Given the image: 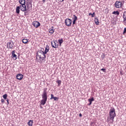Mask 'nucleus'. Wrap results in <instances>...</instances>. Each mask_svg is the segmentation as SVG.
Masks as SVG:
<instances>
[{
    "mask_svg": "<svg viewBox=\"0 0 126 126\" xmlns=\"http://www.w3.org/2000/svg\"><path fill=\"white\" fill-rule=\"evenodd\" d=\"M22 42L24 44H27V43H28V40H27V39H22Z\"/></svg>",
    "mask_w": 126,
    "mask_h": 126,
    "instance_id": "5701e85b",
    "label": "nucleus"
},
{
    "mask_svg": "<svg viewBox=\"0 0 126 126\" xmlns=\"http://www.w3.org/2000/svg\"><path fill=\"white\" fill-rule=\"evenodd\" d=\"M42 1L43 2H45V1H46V0H43Z\"/></svg>",
    "mask_w": 126,
    "mask_h": 126,
    "instance_id": "79ce46f5",
    "label": "nucleus"
},
{
    "mask_svg": "<svg viewBox=\"0 0 126 126\" xmlns=\"http://www.w3.org/2000/svg\"><path fill=\"white\" fill-rule=\"evenodd\" d=\"M58 43H59L60 46H62V44H63V39H59L58 40Z\"/></svg>",
    "mask_w": 126,
    "mask_h": 126,
    "instance_id": "aec40b11",
    "label": "nucleus"
},
{
    "mask_svg": "<svg viewBox=\"0 0 126 126\" xmlns=\"http://www.w3.org/2000/svg\"><path fill=\"white\" fill-rule=\"evenodd\" d=\"M28 125L29 126H33V120H30L29 122L28 123Z\"/></svg>",
    "mask_w": 126,
    "mask_h": 126,
    "instance_id": "412c9836",
    "label": "nucleus"
},
{
    "mask_svg": "<svg viewBox=\"0 0 126 126\" xmlns=\"http://www.w3.org/2000/svg\"><path fill=\"white\" fill-rule=\"evenodd\" d=\"M91 17H95V12H93V13H92Z\"/></svg>",
    "mask_w": 126,
    "mask_h": 126,
    "instance_id": "7c9ffc66",
    "label": "nucleus"
},
{
    "mask_svg": "<svg viewBox=\"0 0 126 126\" xmlns=\"http://www.w3.org/2000/svg\"><path fill=\"white\" fill-rule=\"evenodd\" d=\"M73 17H72V19H73V20L77 21V17L75 16V15H73Z\"/></svg>",
    "mask_w": 126,
    "mask_h": 126,
    "instance_id": "393cba45",
    "label": "nucleus"
},
{
    "mask_svg": "<svg viewBox=\"0 0 126 126\" xmlns=\"http://www.w3.org/2000/svg\"><path fill=\"white\" fill-rule=\"evenodd\" d=\"M26 4L28 10L30 9V7H32V0H26Z\"/></svg>",
    "mask_w": 126,
    "mask_h": 126,
    "instance_id": "39448f33",
    "label": "nucleus"
},
{
    "mask_svg": "<svg viewBox=\"0 0 126 126\" xmlns=\"http://www.w3.org/2000/svg\"><path fill=\"white\" fill-rule=\"evenodd\" d=\"M76 22V21L73 20V23H72L73 25H74V24H75Z\"/></svg>",
    "mask_w": 126,
    "mask_h": 126,
    "instance_id": "72a5a7b5",
    "label": "nucleus"
},
{
    "mask_svg": "<svg viewBox=\"0 0 126 126\" xmlns=\"http://www.w3.org/2000/svg\"><path fill=\"white\" fill-rule=\"evenodd\" d=\"M120 73H122V72H120Z\"/></svg>",
    "mask_w": 126,
    "mask_h": 126,
    "instance_id": "a18cd8bd",
    "label": "nucleus"
},
{
    "mask_svg": "<svg viewBox=\"0 0 126 126\" xmlns=\"http://www.w3.org/2000/svg\"><path fill=\"white\" fill-rule=\"evenodd\" d=\"M109 115L110 120L114 122V119L116 117V110L114 107H111V109H110Z\"/></svg>",
    "mask_w": 126,
    "mask_h": 126,
    "instance_id": "f03ea898",
    "label": "nucleus"
},
{
    "mask_svg": "<svg viewBox=\"0 0 126 126\" xmlns=\"http://www.w3.org/2000/svg\"><path fill=\"white\" fill-rule=\"evenodd\" d=\"M6 100L7 103V105L9 104V100H8V99L7 98Z\"/></svg>",
    "mask_w": 126,
    "mask_h": 126,
    "instance_id": "f704fd0d",
    "label": "nucleus"
},
{
    "mask_svg": "<svg viewBox=\"0 0 126 126\" xmlns=\"http://www.w3.org/2000/svg\"><path fill=\"white\" fill-rule=\"evenodd\" d=\"M57 83L58 84V86H61V85L62 84V81L59 80L56 81Z\"/></svg>",
    "mask_w": 126,
    "mask_h": 126,
    "instance_id": "b1692460",
    "label": "nucleus"
},
{
    "mask_svg": "<svg viewBox=\"0 0 126 126\" xmlns=\"http://www.w3.org/2000/svg\"><path fill=\"white\" fill-rule=\"evenodd\" d=\"M1 102L2 104H4V99L2 98L1 99Z\"/></svg>",
    "mask_w": 126,
    "mask_h": 126,
    "instance_id": "2f4dec72",
    "label": "nucleus"
},
{
    "mask_svg": "<svg viewBox=\"0 0 126 126\" xmlns=\"http://www.w3.org/2000/svg\"><path fill=\"white\" fill-rule=\"evenodd\" d=\"M53 99H54V101H59V98H58V97L54 96V94H51L50 100H52Z\"/></svg>",
    "mask_w": 126,
    "mask_h": 126,
    "instance_id": "ddd939ff",
    "label": "nucleus"
},
{
    "mask_svg": "<svg viewBox=\"0 0 126 126\" xmlns=\"http://www.w3.org/2000/svg\"><path fill=\"white\" fill-rule=\"evenodd\" d=\"M88 101L89 102V103L88 104V106H90V105H92V102H93V101H95V99L93 97H92L88 99Z\"/></svg>",
    "mask_w": 126,
    "mask_h": 126,
    "instance_id": "f8f14e48",
    "label": "nucleus"
},
{
    "mask_svg": "<svg viewBox=\"0 0 126 126\" xmlns=\"http://www.w3.org/2000/svg\"><path fill=\"white\" fill-rule=\"evenodd\" d=\"M23 12H24L25 16L28 15V11H27V10L26 11H23Z\"/></svg>",
    "mask_w": 126,
    "mask_h": 126,
    "instance_id": "cd10ccee",
    "label": "nucleus"
},
{
    "mask_svg": "<svg viewBox=\"0 0 126 126\" xmlns=\"http://www.w3.org/2000/svg\"><path fill=\"white\" fill-rule=\"evenodd\" d=\"M38 57H39L40 60L42 59V60L43 61V58H42V57H41V55H40V56H38Z\"/></svg>",
    "mask_w": 126,
    "mask_h": 126,
    "instance_id": "e433bc0d",
    "label": "nucleus"
},
{
    "mask_svg": "<svg viewBox=\"0 0 126 126\" xmlns=\"http://www.w3.org/2000/svg\"><path fill=\"white\" fill-rule=\"evenodd\" d=\"M123 18V23L126 24V11H124Z\"/></svg>",
    "mask_w": 126,
    "mask_h": 126,
    "instance_id": "2eb2a0df",
    "label": "nucleus"
},
{
    "mask_svg": "<svg viewBox=\"0 0 126 126\" xmlns=\"http://www.w3.org/2000/svg\"><path fill=\"white\" fill-rule=\"evenodd\" d=\"M13 43L11 44V42H9L7 43V48L8 49H12L13 48Z\"/></svg>",
    "mask_w": 126,
    "mask_h": 126,
    "instance_id": "9b49d317",
    "label": "nucleus"
},
{
    "mask_svg": "<svg viewBox=\"0 0 126 126\" xmlns=\"http://www.w3.org/2000/svg\"><path fill=\"white\" fill-rule=\"evenodd\" d=\"M47 90H48V88H44L41 95L42 99L40 101V105H43V106L46 104L47 100H48V92H47Z\"/></svg>",
    "mask_w": 126,
    "mask_h": 126,
    "instance_id": "f257e3e1",
    "label": "nucleus"
},
{
    "mask_svg": "<svg viewBox=\"0 0 126 126\" xmlns=\"http://www.w3.org/2000/svg\"><path fill=\"white\" fill-rule=\"evenodd\" d=\"M79 117L80 118H81V117H82V114L81 113L79 114Z\"/></svg>",
    "mask_w": 126,
    "mask_h": 126,
    "instance_id": "4c0bfd02",
    "label": "nucleus"
},
{
    "mask_svg": "<svg viewBox=\"0 0 126 126\" xmlns=\"http://www.w3.org/2000/svg\"><path fill=\"white\" fill-rule=\"evenodd\" d=\"M123 5H124V3L121 1H116L114 4V6L116 8H122L121 11L125 10V8H123Z\"/></svg>",
    "mask_w": 126,
    "mask_h": 126,
    "instance_id": "7ed1b4c3",
    "label": "nucleus"
},
{
    "mask_svg": "<svg viewBox=\"0 0 126 126\" xmlns=\"http://www.w3.org/2000/svg\"><path fill=\"white\" fill-rule=\"evenodd\" d=\"M100 70H101V71H103V72H106V68H101Z\"/></svg>",
    "mask_w": 126,
    "mask_h": 126,
    "instance_id": "c85d7f7f",
    "label": "nucleus"
},
{
    "mask_svg": "<svg viewBox=\"0 0 126 126\" xmlns=\"http://www.w3.org/2000/svg\"><path fill=\"white\" fill-rule=\"evenodd\" d=\"M2 97L4 100H6L7 99V94H4L2 95Z\"/></svg>",
    "mask_w": 126,
    "mask_h": 126,
    "instance_id": "a878e982",
    "label": "nucleus"
},
{
    "mask_svg": "<svg viewBox=\"0 0 126 126\" xmlns=\"http://www.w3.org/2000/svg\"><path fill=\"white\" fill-rule=\"evenodd\" d=\"M11 54H12V57L13 59H14V58H15V60H16L17 59V55H16V54H15V50L12 51L11 52Z\"/></svg>",
    "mask_w": 126,
    "mask_h": 126,
    "instance_id": "4468645a",
    "label": "nucleus"
},
{
    "mask_svg": "<svg viewBox=\"0 0 126 126\" xmlns=\"http://www.w3.org/2000/svg\"><path fill=\"white\" fill-rule=\"evenodd\" d=\"M60 1L61 2H63V1H64V0H60Z\"/></svg>",
    "mask_w": 126,
    "mask_h": 126,
    "instance_id": "ea45409f",
    "label": "nucleus"
},
{
    "mask_svg": "<svg viewBox=\"0 0 126 126\" xmlns=\"http://www.w3.org/2000/svg\"><path fill=\"white\" fill-rule=\"evenodd\" d=\"M104 58H105V54H103V55L101 56V59L102 60H104Z\"/></svg>",
    "mask_w": 126,
    "mask_h": 126,
    "instance_id": "473e14b6",
    "label": "nucleus"
},
{
    "mask_svg": "<svg viewBox=\"0 0 126 126\" xmlns=\"http://www.w3.org/2000/svg\"><path fill=\"white\" fill-rule=\"evenodd\" d=\"M32 25L34 27H35V28H38V27H40V26H41V24H40V22L38 21H33L32 22Z\"/></svg>",
    "mask_w": 126,
    "mask_h": 126,
    "instance_id": "6e6552de",
    "label": "nucleus"
},
{
    "mask_svg": "<svg viewBox=\"0 0 126 126\" xmlns=\"http://www.w3.org/2000/svg\"><path fill=\"white\" fill-rule=\"evenodd\" d=\"M51 46L52 48L58 49V48H59V43H58V41L57 40H54L53 42H51Z\"/></svg>",
    "mask_w": 126,
    "mask_h": 126,
    "instance_id": "0eeeda50",
    "label": "nucleus"
},
{
    "mask_svg": "<svg viewBox=\"0 0 126 126\" xmlns=\"http://www.w3.org/2000/svg\"><path fill=\"white\" fill-rule=\"evenodd\" d=\"M16 12L17 14H19V13H20V6H18L16 7Z\"/></svg>",
    "mask_w": 126,
    "mask_h": 126,
    "instance_id": "f3484780",
    "label": "nucleus"
},
{
    "mask_svg": "<svg viewBox=\"0 0 126 126\" xmlns=\"http://www.w3.org/2000/svg\"><path fill=\"white\" fill-rule=\"evenodd\" d=\"M40 108H41V109H43V107H42L41 105H40Z\"/></svg>",
    "mask_w": 126,
    "mask_h": 126,
    "instance_id": "a19ab883",
    "label": "nucleus"
},
{
    "mask_svg": "<svg viewBox=\"0 0 126 126\" xmlns=\"http://www.w3.org/2000/svg\"><path fill=\"white\" fill-rule=\"evenodd\" d=\"M41 50H39L37 52H38V53H39V54L42 53V55H43V52H44V48H42Z\"/></svg>",
    "mask_w": 126,
    "mask_h": 126,
    "instance_id": "bb28decb",
    "label": "nucleus"
},
{
    "mask_svg": "<svg viewBox=\"0 0 126 126\" xmlns=\"http://www.w3.org/2000/svg\"><path fill=\"white\" fill-rule=\"evenodd\" d=\"M89 16H90L91 15L92 16V13H89Z\"/></svg>",
    "mask_w": 126,
    "mask_h": 126,
    "instance_id": "58836bf2",
    "label": "nucleus"
},
{
    "mask_svg": "<svg viewBox=\"0 0 126 126\" xmlns=\"http://www.w3.org/2000/svg\"><path fill=\"white\" fill-rule=\"evenodd\" d=\"M126 28H125L123 34L124 35V34H126Z\"/></svg>",
    "mask_w": 126,
    "mask_h": 126,
    "instance_id": "c756f323",
    "label": "nucleus"
},
{
    "mask_svg": "<svg viewBox=\"0 0 126 126\" xmlns=\"http://www.w3.org/2000/svg\"><path fill=\"white\" fill-rule=\"evenodd\" d=\"M112 14H115L116 15H120V12H119V11H114L112 12Z\"/></svg>",
    "mask_w": 126,
    "mask_h": 126,
    "instance_id": "4be33fe9",
    "label": "nucleus"
},
{
    "mask_svg": "<svg viewBox=\"0 0 126 126\" xmlns=\"http://www.w3.org/2000/svg\"><path fill=\"white\" fill-rule=\"evenodd\" d=\"M40 55L38 54V52L36 53V57H39Z\"/></svg>",
    "mask_w": 126,
    "mask_h": 126,
    "instance_id": "c9c22d12",
    "label": "nucleus"
},
{
    "mask_svg": "<svg viewBox=\"0 0 126 126\" xmlns=\"http://www.w3.org/2000/svg\"><path fill=\"white\" fill-rule=\"evenodd\" d=\"M120 73H122V72H120Z\"/></svg>",
    "mask_w": 126,
    "mask_h": 126,
    "instance_id": "c03bdc74",
    "label": "nucleus"
},
{
    "mask_svg": "<svg viewBox=\"0 0 126 126\" xmlns=\"http://www.w3.org/2000/svg\"><path fill=\"white\" fill-rule=\"evenodd\" d=\"M36 60H38V57H36Z\"/></svg>",
    "mask_w": 126,
    "mask_h": 126,
    "instance_id": "37998d69",
    "label": "nucleus"
},
{
    "mask_svg": "<svg viewBox=\"0 0 126 126\" xmlns=\"http://www.w3.org/2000/svg\"><path fill=\"white\" fill-rule=\"evenodd\" d=\"M20 4H26V0H19Z\"/></svg>",
    "mask_w": 126,
    "mask_h": 126,
    "instance_id": "dca6fc26",
    "label": "nucleus"
},
{
    "mask_svg": "<svg viewBox=\"0 0 126 126\" xmlns=\"http://www.w3.org/2000/svg\"><path fill=\"white\" fill-rule=\"evenodd\" d=\"M72 23V20L70 19H66L65 20V24L66 26L69 27V26H71V24Z\"/></svg>",
    "mask_w": 126,
    "mask_h": 126,
    "instance_id": "423d86ee",
    "label": "nucleus"
},
{
    "mask_svg": "<svg viewBox=\"0 0 126 126\" xmlns=\"http://www.w3.org/2000/svg\"><path fill=\"white\" fill-rule=\"evenodd\" d=\"M24 76L22 74H18L16 75V78L18 80H22Z\"/></svg>",
    "mask_w": 126,
    "mask_h": 126,
    "instance_id": "9d476101",
    "label": "nucleus"
},
{
    "mask_svg": "<svg viewBox=\"0 0 126 126\" xmlns=\"http://www.w3.org/2000/svg\"><path fill=\"white\" fill-rule=\"evenodd\" d=\"M52 29H49V33H50L51 34H54L55 31L53 28H54V27H51Z\"/></svg>",
    "mask_w": 126,
    "mask_h": 126,
    "instance_id": "6ab92c4d",
    "label": "nucleus"
},
{
    "mask_svg": "<svg viewBox=\"0 0 126 126\" xmlns=\"http://www.w3.org/2000/svg\"><path fill=\"white\" fill-rule=\"evenodd\" d=\"M50 51V48L49 47V45H46V47H45V50L43 52V55L44 56V57L42 58V61H44L45 59H46V58H47V56H46V54Z\"/></svg>",
    "mask_w": 126,
    "mask_h": 126,
    "instance_id": "20e7f679",
    "label": "nucleus"
},
{
    "mask_svg": "<svg viewBox=\"0 0 126 126\" xmlns=\"http://www.w3.org/2000/svg\"><path fill=\"white\" fill-rule=\"evenodd\" d=\"M19 6H20V9L21 11H26V10H28V9H27V8L26 7V5L25 4L20 5Z\"/></svg>",
    "mask_w": 126,
    "mask_h": 126,
    "instance_id": "1a4fd4ad",
    "label": "nucleus"
},
{
    "mask_svg": "<svg viewBox=\"0 0 126 126\" xmlns=\"http://www.w3.org/2000/svg\"><path fill=\"white\" fill-rule=\"evenodd\" d=\"M94 22L96 25H99V20L98 19V18H97V17H95L94 18Z\"/></svg>",
    "mask_w": 126,
    "mask_h": 126,
    "instance_id": "a211bd4d",
    "label": "nucleus"
}]
</instances>
